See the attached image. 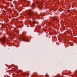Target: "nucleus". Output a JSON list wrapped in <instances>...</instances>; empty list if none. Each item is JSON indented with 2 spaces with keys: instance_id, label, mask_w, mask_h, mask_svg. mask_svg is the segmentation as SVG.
I'll list each match as a JSON object with an SVG mask.
<instances>
[{
  "instance_id": "nucleus-10",
  "label": "nucleus",
  "mask_w": 77,
  "mask_h": 77,
  "mask_svg": "<svg viewBox=\"0 0 77 77\" xmlns=\"http://www.w3.org/2000/svg\"><path fill=\"white\" fill-rule=\"evenodd\" d=\"M68 12H70V10H68Z\"/></svg>"
},
{
  "instance_id": "nucleus-11",
  "label": "nucleus",
  "mask_w": 77,
  "mask_h": 77,
  "mask_svg": "<svg viewBox=\"0 0 77 77\" xmlns=\"http://www.w3.org/2000/svg\"><path fill=\"white\" fill-rule=\"evenodd\" d=\"M35 21L33 22V24H35Z\"/></svg>"
},
{
  "instance_id": "nucleus-3",
  "label": "nucleus",
  "mask_w": 77,
  "mask_h": 77,
  "mask_svg": "<svg viewBox=\"0 0 77 77\" xmlns=\"http://www.w3.org/2000/svg\"><path fill=\"white\" fill-rule=\"evenodd\" d=\"M28 14L29 15H33V14H32V11H31V10H29L28 11Z\"/></svg>"
},
{
  "instance_id": "nucleus-5",
  "label": "nucleus",
  "mask_w": 77,
  "mask_h": 77,
  "mask_svg": "<svg viewBox=\"0 0 77 77\" xmlns=\"http://www.w3.org/2000/svg\"><path fill=\"white\" fill-rule=\"evenodd\" d=\"M32 8L33 9H34L35 8V4H34V3H33L32 4Z\"/></svg>"
},
{
  "instance_id": "nucleus-8",
  "label": "nucleus",
  "mask_w": 77,
  "mask_h": 77,
  "mask_svg": "<svg viewBox=\"0 0 77 77\" xmlns=\"http://www.w3.org/2000/svg\"><path fill=\"white\" fill-rule=\"evenodd\" d=\"M36 16L37 17H39V16L37 15V14H36Z\"/></svg>"
},
{
  "instance_id": "nucleus-2",
  "label": "nucleus",
  "mask_w": 77,
  "mask_h": 77,
  "mask_svg": "<svg viewBox=\"0 0 77 77\" xmlns=\"http://www.w3.org/2000/svg\"><path fill=\"white\" fill-rule=\"evenodd\" d=\"M59 21V19H57L56 17H54L52 18V19L51 21L54 22V21Z\"/></svg>"
},
{
  "instance_id": "nucleus-9",
  "label": "nucleus",
  "mask_w": 77,
  "mask_h": 77,
  "mask_svg": "<svg viewBox=\"0 0 77 77\" xmlns=\"http://www.w3.org/2000/svg\"><path fill=\"white\" fill-rule=\"evenodd\" d=\"M39 3H40V2H38V3H36V4H37V5H39Z\"/></svg>"
},
{
  "instance_id": "nucleus-4",
  "label": "nucleus",
  "mask_w": 77,
  "mask_h": 77,
  "mask_svg": "<svg viewBox=\"0 0 77 77\" xmlns=\"http://www.w3.org/2000/svg\"><path fill=\"white\" fill-rule=\"evenodd\" d=\"M22 38L23 39V41L25 42H28V41L27 40V39H26V38L23 37Z\"/></svg>"
},
{
  "instance_id": "nucleus-1",
  "label": "nucleus",
  "mask_w": 77,
  "mask_h": 77,
  "mask_svg": "<svg viewBox=\"0 0 77 77\" xmlns=\"http://www.w3.org/2000/svg\"><path fill=\"white\" fill-rule=\"evenodd\" d=\"M7 40V38L3 37L2 39H0V41H1L3 43H5L6 42V41Z\"/></svg>"
},
{
  "instance_id": "nucleus-7",
  "label": "nucleus",
  "mask_w": 77,
  "mask_h": 77,
  "mask_svg": "<svg viewBox=\"0 0 77 77\" xmlns=\"http://www.w3.org/2000/svg\"><path fill=\"white\" fill-rule=\"evenodd\" d=\"M38 8H39V9H41V8H42V7H41L39 5L38 7Z\"/></svg>"
},
{
  "instance_id": "nucleus-6",
  "label": "nucleus",
  "mask_w": 77,
  "mask_h": 77,
  "mask_svg": "<svg viewBox=\"0 0 77 77\" xmlns=\"http://www.w3.org/2000/svg\"><path fill=\"white\" fill-rule=\"evenodd\" d=\"M37 28H39V29H41V26H37Z\"/></svg>"
}]
</instances>
